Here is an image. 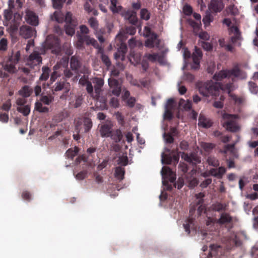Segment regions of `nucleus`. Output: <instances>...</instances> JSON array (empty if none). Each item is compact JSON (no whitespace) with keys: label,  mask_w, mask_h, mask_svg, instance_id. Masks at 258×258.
Segmentation results:
<instances>
[{"label":"nucleus","mask_w":258,"mask_h":258,"mask_svg":"<svg viewBox=\"0 0 258 258\" xmlns=\"http://www.w3.org/2000/svg\"><path fill=\"white\" fill-rule=\"evenodd\" d=\"M200 94L204 96H218L220 90L230 93L232 90L233 83L230 81L226 84L213 82L212 81L206 82H199L197 85Z\"/></svg>","instance_id":"obj_1"},{"label":"nucleus","mask_w":258,"mask_h":258,"mask_svg":"<svg viewBox=\"0 0 258 258\" xmlns=\"http://www.w3.org/2000/svg\"><path fill=\"white\" fill-rule=\"evenodd\" d=\"M233 218L228 213H222L219 219L217 220V223L220 225H228L227 227L230 229L233 228Z\"/></svg>","instance_id":"obj_10"},{"label":"nucleus","mask_w":258,"mask_h":258,"mask_svg":"<svg viewBox=\"0 0 258 258\" xmlns=\"http://www.w3.org/2000/svg\"><path fill=\"white\" fill-rule=\"evenodd\" d=\"M162 162L163 164H170L172 163V156L170 155L162 154Z\"/></svg>","instance_id":"obj_49"},{"label":"nucleus","mask_w":258,"mask_h":258,"mask_svg":"<svg viewBox=\"0 0 258 258\" xmlns=\"http://www.w3.org/2000/svg\"><path fill=\"white\" fill-rule=\"evenodd\" d=\"M118 164L126 166L128 164V158L126 156H122L117 160Z\"/></svg>","instance_id":"obj_57"},{"label":"nucleus","mask_w":258,"mask_h":258,"mask_svg":"<svg viewBox=\"0 0 258 258\" xmlns=\"http://www.w3.org/2000/svg\"><path fill=\"white\" fill-rule=\"evenodd\" d=\"M183 11L185 15L189 16L192 13V9L190 6L188 5H185L183 7Z\"/></svg>","instance_id":"obj_61"},{"label":"nucleus","mask_w":258,"mask_h":258,"mask_svg":"<svg viewBox=\"0 0 258 258\" xmlns=\"http://www.w3.org/2000/svg\"><path fill=\"white\" fill-rule=\"evenodd\" d=\"M109 105L113 108H118L119 106L118 99L116 97H112L109 101Z\"/></svg>","instance_id":"obj_58"},{"label":"nucleus","mask_w":258,"mask_h":258,"mask_svg":"<svg viewBox=\"0 0 258 258\" xmlns=\"http://www.w3.org/2000/svg\"><path fill=\"white\" fill-rule=\"evenodd\" d=\"M141 18L145 20H148L150 18V13L146 9H142L140 11Z\"/></svg>","instance_id":"obj_47"},{"label":"nucleus","mask_w":258,"mask_h":258,"mask_svg":"<svg viewBox=\"0 0 258 258\" xmlns=\"http://www.w3.org/2000/svg\"><path fill=\"white\" fill-rule=\"evenodd\" d=\"M112 125L110 122H106L100 126L99 132L102 138L109 137L112 130Z\"/></svg>","instance_id":"obj_16"},{"label":"nucleus","mask_w":258,"mask_h":258,"mask_svg":"<svg viewBox=\"0 0 258 258\" xmlns=\"http://www.w3.org/2000/svg\"><path fill=\"white\" fill-rule=\"evenodd\" d=\"M42 73L39 78V81H46L49 77L50 69L48 67L44 66L42 68Z\"/></svg>","instance_id":"obj_29"},{"label":"nucleus","mask_w":258,"mask_h":258,"mask_svg":"<svg viewBox=\"0 0 258 258\" xmlns=\"http://www.w3.org/2000/svg\"><path fill=\"white\" fill-rule=\"evenodd\" d=\"M207 161L210 166H212L214 167H217L220 165L219 160L216 157L213 156L209 157Z\"/></svg>","instance_id":"obj_38"},{"label":"nucleus","mask_w":258,"mask_h":258,"mask_svg":"<svg viewBox=\"0 0 258 258\" xmlns=\"http://www.w3.org/2000/svg\"><path fill=\"white\" fill-rule=\"evenodd\" d=\"M213 21V17L211 14V12L209 10H207L205 13V16L203 17V22L205 26H208Z\"/></svg>","instance_id":"obj_37"},{"label":"nucleus","mask_w":258,"mask_h":258,"mask_svg":"<svg viewBox=\"0 0 258 258\" xmlns=\"http://www.w3.org/2000/svg\"><path fill=\"white\" fill-rule=\"evenodd\" d=\"M40 100L41 102L46 105H49L53 101V97H52L51 95L47 96L42 95L41 96Z\"/></svg>","instance_id":"obj_40"},{"label":"nucleus","mask_w":258,"mask_h":258,"mask_svg":"<svg viewBox=\"0 0 258 258\" xmlns=\"http://www.w3.org/2000/svg\"><path fill=\"white\" fill-rule=\"evenodd\" d=\"M241 71L238 66L234 67L231 70H225L220 71L218 73L215 74L213 76V79L217 81H222L224 79H229L231 76L235 77H239L241 75Z\"/></svg>","instance_id":"obj_2"},{"label":"nucleus","mask_w":258,"mask_h":258,"mask_svg":"<svg viewBox=\"0 0 258 258\" xmlns=\"http://www.w3.org/2000/svg\"><path fill=\"white\" fill-rule=\"evenodd\" d=\"M213 210L217 212L225 211L226 205L220 203H217L213 205Z\"/></svg>","instance_id":"obj_46"},{"label":"nucleus","mask_w":258,"mask_h":258,"mask_svg":"<svg viewBox=\"0 0 258 258\" xmlns=\"http://www.w3.org/2000/svg\"><path fill=\"white\" fill-rule=\"evenodd\" d=\"M233 117V115L231 114H224L223 118L226 120L222 122V125L227 131L236 133L240 130V127Z\"/></svg>","instance_id":"obj_3"},{"label":"nucleus","mask_w":258,"mask_h":258,"mask_svg":"<svg viewBox=\"0 0 258 258\" xmlns=\"http://www.w3.org/2000/svg\"><path fill=\"white\" fill-rule=\"evenodd\" d=\"M79 151V149L77 147H75L74 149L70 148L67 151L66 156L67 158L73 159L78 154Z\"/></svg>","instance_id":"obj_33"},{"label":"nucleus","mask_w":258,"mask_h":258,"mask_svg":"<svg viewBox=\"0 0 258 258\" xmlns=\"http://www.w3.org/2000/svg\"><path fill=\"white\" fill-rule=\"evenodd\" d=\"M179 106L186 111H189L191 109L192 102L189 100L185 101L183 99H180L179 101Z\"/></svg>","instance_id":"obj_26"},{"label":"nucleus","mask_w":258,"mask_h":258,"mask_svg":"<svg viewBox=\"0 0 258 258\" xmlns=\"http://www.w3.org/2000/svg\"><path fill=\"white\" fill-rule=\"evenodd\" d=\"M128 59L131 62L134 61L136 63H139L141 60V54L140 53L136 52L135 49H131Z\"/></svg>","instance_id":"obj_23"},{"label":"nucleus","mask_w":258,"mask_h":258,"mask_svg":"<svg viewBox=\"0 0 258 258\" xmlns=\"http://www.w3.org/2000/svg\"><path fill=\"white\" fill-rule=\"evenodd\" d=\"M187 180L189 184V186L190 188H194L198 184L199 181L196 177L188 178V177H187Z\"/></svg>","instance_id":"obj_55"},{"label":"nucleus","mask_w":258,"mask_h":258,"mask_svg":"<svg viewBox=\"0 0 258 258\" xmlns=\"http://www.w3.org/2000/svg\"><path fill=\"white\" fill-rule=\"evenodd\" d=\"M35 109L36 110L41 113H47L49 111V108L43 106L41 102H36L35 104Z\"/></svg>","instance_id":"obj_36"},{"label":"nucleus","mask_w":258,"mask_h":258,"mask_svg":"<svg viewBox=\"0 0 258 258\" xmlns=\"http://www.w3.org/2000/svg\"><path fill=\"white\" fill-rule=\"evenodd\" d=\"M87 40H86V44L87 46L90 45L94 47V48H101V46H99L97 41L93 38H91L89 36L87 35L86 37Z\"/></svg>","instance_id":"obj_32"},{"label":"nucleus","mask_w":258,"mask_h":258,"mask_svg":"<svg viewBox=\"0 0 258 258\" xmlns=\"http://www.w3.org/2000/svg\"><path fill=\"white\" fill-rule=\"evenodd\" d=\"M108 82L112 94L116 96H119L121 88L118 81L115 79L109 78Z\"/></svg>","instance_id":"obj_11"},{"label":"nucleus","mask_w":258,"mask_h":258,"mask_svg":"<svg viewBox=\"0 0 258 258\" xmlns=\"http://www.w3.org/2000/svg\"><path fill=\"white\" fill-rule=\"evenodd\" d=\"M78 25L77 21H73L72 24H66L65 30L66 33L70 36H73L75 34V27Z\"/></svg>","instance_id":"obj_25"},{"label":"nucleus","mask_w":258,"mask_h":258,"mask_svg":"<svg viewBox=\"0 0 258 258\" xmlns=\"http://www.w3.org/2000/svg\"><path fill=\"white\" fill-rule=\"evenodd\" d=\"M202 147L206 152H209L215 147V145L210 143H203Z\"/></svg>","instance_id":"obj_53"},{"label":"nucleus","mask_w":258,"mask_h":258,"mask_svg":"<svg viewBox=\"0 0 258 258\" xmlns=\"http://www.w3.org/2000/svg\"><path fill=\"white\" fill-rule=\"evenodd\" d=\"M165 55V53L162 52L161 53H155L153 54L146 53L145 54L144 57H146L148 60L152 62L158 61L160 64H164L166 63Z\"/></svg>","instance_id":"obj_9"},{"label":"nucleus","mask_w":258,"mask_h":258,"mask_svg":"<svg viewBox=\"0 0 258 258\" xmlns=\"http://www.w3.org/2000/svg\"><path fill=\"white\" fill-rule=\"evenodd\" d=\"M87 35H82L79 34L77 35V44L78 47H82L83 43H86V40H87L86 37Z\"/></svg>","instance_id":"obj_50"},{"label":"nucleus","mask_w":258,"mask_h":258,"mask_svg":"<svg viewBox=\"0 0 258 258\" xmlns=\"http://www.w3.org/2000/svg\"><path fill=\"white\" fill-rule=\"evenodd\" d=\"M191 163L190 164H196L201 162L200 158L194 154H190Z\"/></svg>","instance_id":"obj_63"},{"label":"nucleus","mask_w":258,"mask_h":258,"mask_svg":"<svg viewBox=\"0 0 258 258\" xmlns=\"http://www.w3.org/2000/svg\"><path fill=\"white\" fill-rule=\"evenodd\" d=\"M144 35L146 37H150L145 43V46L146 47H156L157 48H160L161 46L160 45V40L158 39L157 35L154 33H151V29L146 26L144 28Z\"/></svg>","instance_id":"obj_5"},{"label":"nucleus","mask_w":258,"mask_h":258,"mask_svg":"<svg viewBox=\"0 0 258 258\" xmlns=\"http://www.w3.org/2000/svg\"><path fill=\"white\" fill-rule=\"evenodd\" d=\"M12 104L10 100H8L5 103H4L1 107L2 110L6 111L7 112L11 108Z\"/></svg>","instance_id":"obj_62"},{"label":"nucleus","mask_w":258,"mask_h":258,"mask_svg":"<svg viewBox=\"0 0 258 258\" xmlns=\"http://www.w3.org/2000/svg\"><path fill=\"white\" fill-rule=\"evenodd\" d=\"M25 19L27 22L33 26H37L38 24L37 16L32 11H27Z\"/></svg>","instance_id":"obj_19"},{"label":"nucleus","mask_w":258,"mask_h":258,"mask_svg":"<svg viewBox=\"0 0 258 258\" xmlns=\"http://www.w3.org/2000/svg\"><path fill=\"white\" fill-rule=\"evenodd\" d=\"M83 125L85 132L87 133L89 132L93 125L91 119L88 117H84L83 119Z\"/></svg>","instance_id":"obj_34"},{"label":"nucleus","mask_w":258,"mask_h":258,"mask_svg":"<svg viewBox=\"0 0 258 258\" xmlns=\"http://www.w3.org/2000/svg\"><path fill=\"white\" fill-rule=\"evenodd\" d=\"M33 92V90L29 86H24L19 91V94L24 97L30 96Z\"/></svg>","instance_id":"obj_30"},{"label":"nucleus","mask_w":258,"mask_h":258,"mask_svg":"<svg viewBox=\"0 0 258 258\" xmlns=\"http://www.w3.org/2000/svg\"><path fill=\"white\" fill-rule=\"evenodd\" d=\"M110 137L116 143L119 142L122 138V134L121 131L119 129L115 131H111Z\"/></svg>","instance_id":"obj_27"},{"label":"nucleus","mask_w":258,"mask_h":258,"mask_svg":"<svg viewBox=\"0 0 258 258\" xmlns=\"http://www.w3.org/2000/svg\"><path fill=\"white\" fill-rule=\"evenodd\" d=\"M128 43L130 48H134V47H142V43L138 41H136L134 38L130 39L128 41Z\"/></svg>","instance_id":"obj_39"},{"label":"nucleus","mask_w":258,"mask_h":258,"mask_svg":"<svg viewBox=\"0 0 258 258\" xmlns=\"http://www.w3.org/2000/svg\"><path fill=\"white\" fill-rule=\"evenodd\" d=\"M20 57V53L17 52L16 55L13 57L11 56L9 61L4 66V69L10 73H14L16 71L15 64L18 63Z\"/></svg>","instance_id":"obj_8"},{"label":"nucleus","mask_w":258,"mask_h":258,"mask_svg":"<svg viewBox=\"0 0 258 258\" xmlns=\"http://www.w3.org/2000/svg\"><path fill=\"white\" fill-rule=\"evenodd\" d=\"M161 174L162 178L164 179L162 181L163 184L166 186V188L168 190H172V187L171 184H169L168 181L166 180L165 179H168L171 183H174L176 180L175 174H174L170 168L167 166H164L162 168Z\"/></svg>","instance_id":"obj_4"},{"label":"nucleus","mask_w":258,"mask_h":258,"mask_svg":"<svg viewBox=\"0 0 258 258\" xmlns=\"http://www.w3.org/2000/svg\"><path fill=\"white\" fill-rule=\"evenodd\" d=\"M225 11L227 14L233 16L236 15L238 13V10L233 5L229 6Z\"/></svg>","instance_id":"obj_48"},{"label":"nucleus","mask_w":258,"mask_h":258,"mask_svg":"<svg viewBox=\"0 0 258 258\" xmlns=\"http://www.w3.org/2000/svg\"><path fill=\"white\" fill-rule=\"evenodd\" d=\"M71 67L73 70H77L80 67V62L74 56L71 57L70 62Z\"/></svg>","instance_id":"obj_43"},{"label":"nucleus","mask_w":258,"mask_h":258,"mask_svg":"<svg viewBox=\"0 0 258 258\" xmlns=\"http://www.w3.org/2000/svg\"><path fill=\"white\" fill-rule=\"evenodd\" d=\"M212 124L213 122L210 120L207 119L203 115L200 114L198 122L199 126L207 128L210 127Z\"/></svg>","instance_id":"obj_21"},{"label":"nucleus","mask_w":258,"mask_h":258,"mask_svg":"<svg viewBox=\"0 0 258 258\" xmlns=\"http://www.w3.org/2000/svg\"><path fill=\"white\" fill-rule=\"evenodd\" d=\"M17 110L22 113L24 116H27L30 112V107L29 105L20 106L17 108Z\"/></svg>","instance_id":"obj_42"},{"label":"nucleus","mask_w":258,"mask_h":258,"mask_svg":"<svg viewBox=\"0 0 258 258\" xmlns=\"http://www.w3.org/2000/svg\"><path fill=\"white\" fill-rule=\"evenodd\" d=\"M202 49H195L192 54V58L194 64L191 66V68L195 70L198 69L200 67V60L202 58L203 53Z\"/></svg>","instance_id":"obj_14"},{"label":"nucleus","mask_w":258,"mask_h":258,"mask_svg":"<svg viewBox=\"0 0 258 258\" xmlns=\"http://www.w3.org/2000/svg\"><path fill=\"white\" fill-rule=\"evenodd\" d=\"M127 49H118V52L114 54L115 59H120L121 60L124 59L125 54L126 53Z\"/></svg>","instance_id":"obj_44"},{"label":"nucleus","mask_w":258,"mask_h":258,"mask_svg":"<svg viewBox=\"0 0 258 258\" xmlns=\"http://www.w3.org/2000/svg\"><path fill=\"white\" fill-rule=\"evenodd\" d=\"M205 197V194L203 192H200L198 194H196V197L197 199L198 200L197 202V205H200L198 208V210H200L202 207V205L204 202L203 198Z\"/></svg>","instance_id":"obj_52"},{"label":"nucleus","mask_w":258,"mask_h":258,"mask_svg":"<svg viewBox=\"0 0 258 258\" xmlns=\"http://www.w3.org/2000/svg\"><path fill=\"white\" fill-rule=\"evenodd\" d=\"M222 247L217 244H211L210 245V251L208 255V258L216 257L221 254Z\"/></svg>","instance_id":"obj_20"},{"label":"nucleus","mask_w":258,"mask_h":258,"mask_svg":"<svg viewBox=\"0 0 258 258\" xmlns=\"http://www.w3.org/2000/svg\"><path fill=\"white\" fill-rule=\"evenodd\" d=\"M111 6L110 9L113 13H119L122 10L121 6H117V0H110Z\"/></svg>","instance_id":"obj_35"},{"label":"nucleus","mask_w":258,"mask_h":258,"mask_svg":"<svg viewBox=\"0 0 258 258\" xmlns=\"http://www.w3.org/2000/svg\"><path fill=\"white\" fill-rule=\"evenodd\" d=\"M64 21L66 23V24H72L73 21H77L76 19L73 17L72 14L70 12L67 13Z\"/></svg>","instance_id":"obj_51"},{"label":"nucleus","mask_w":258,"mask_h":258,"mask_svg":"<svg viewBox=\"0 0 258 258\" xmlns=\"http://www.w3.org/2000/svg\"><path fill=\"white\" fill-rule=\"evenodd\" d=\"M120 15L122 17H123L124 19L129 20L130 18L132 16V15L135 13L134 11L133 10H121V12H119Z\"/></svg>","instance_id":"obj_41"},{"label":"nucleus","mask_w":258,"mask_h":258,"mask_svg":"<svg viewBox=\"0 0 258 258\" xmlns=\"http://www.w3.org/2000/svg\"><path fill=\"white\" fill-rule=\"evenodd\" d=\"M103 50L98 49V53L101 54V58L102 62L108 68L111 66V63L108 56L104 53Z\"/></svg>","instance_id":"obj_31"},{"label":"nucleus","mask_w":258,"mask_h":258,"mask_svg":"<svg viewBox=\"0 0 258 258\" xmlns=\"http://www.w3.org/2000/svg\"><path fill=\"white\" fill-rule=\"evenodd\" d=\"M164 117L165 119L171 120L173 117L172 109L165 108V111L164 114Z\"/></svg>","instance_id":"obj_60"},{"label":"nucleus","mask_w":258,"mask_h":258,"mask_svg":"<svg viewBox=\"0 0 258 258\" xmlns=\"http://www.w3.org/2000/svg\"><path fill=\"white\" fill-rule=\"evenodd\" d=\"M249 89L250 92L253 94H256L258 92V86L253 82L248 83Z\"/></svg>","instance_id":"obj_56"},{"label":"nucleus","mask_w":258,"mask_h":258,"mask_svg":"<svg viewBox=\"0 0 258 258\" xmlns=\"http://www.w3.org/2000/svg\"><path fill=\"white\" fill-rule=\"evenodd\" d=\"M230 32L233 34L231 38V44L227 45V48L238 47L241 45V37L238 28L236 26H232Z\"/></svg>","instance_id":"obj_6"},{"label":"nucleus","mask_w":258,"mask_h":258,"mask_svg":"<svg viewBox=\"0 0 258 258\" xmlns=\"http://www.w3.org/2000/svg\"><path fill=\"white\" fill-rule=\"evenodd\" d=\"M224 5L221 0H211L208 6L209 11H212L215 13L221 12L224 8Z\"/></svg>","instance_id":"obj_13"},{"label":"nucleus","mask_w":258,"mask_h":258,"mask_svg":"<svg viewBox=\"0 0 258 258\" xmlns=\"http://www.w3.org/2000/svg\"><path fill=\"white\" fill-rule=\"evenodd\" d=\"M20 35L25 38H29L36 34L35 29L30 26H22L20 29Z\"/></svg>","instance_id":"obj_12"},{"label":"nucleus","mask_w":258,"mask_h":258,"mask_svg":"<svg viewBox=\"0 0 258 258\" xmlns=\"http://www.w3.org/2000/svg\"><path fill=\"white\" fill-rule=\"evenodd\" d=\"M51 19L58 23H62L64 21V15L61 11H55L51 15Z\"/></svg>","instance_id":"obj_24"},{"label":"nucleus","mask_w":258,"mask_h":258,"mask_svg":"<svg viewBox=\"0 0 258 258\" xmlns=\"http://www.w3.org/2000/svg\"><path fill=\"white\" fill-rule=\"evenodd\" d=\"M92 82L94 84V90L96 94V97L98 98L100 97L101 93L102 87L104 84V81L101 78H95L93 80Z\"/></svg>","instance_id":"obj_17"},{"label":"nucleus","mask_w":258,"mask_h":258,"mask_svg":"<svg viewBox=\"0 0 258 258\" xmlns=\"http://www.w3.org/2000/svg\"><path fill=\"white\" fill-rule=\"evenodd\" d=\"M87 171L84 170L80 172L76 175V178L78 180H83L87 177Z\"/></svg>","instance_id":"obj_64"},{"label":"nucleus","mask_w":258,"mask_h":258,"mask_svg":"<svg viewBox=\"0 0 258 258\" xmlns=\"http://www.w3.org/2000/svg\"><path fill=\"white\" fill-rule=\"evenodd\" d=\"M66 1V0H52L53 8L56 9H60Z\"/></svg>","instance_id":"obj_54"},{"label":"nucleus","mask_w":258,"mask_h":258,"mask_svg":"<svg viewBox=\"0 0 258 258\" xmlns=\"http://www.w3.org/2000/svg\"><path fill=\"white\" fill-rule=\"evenodd\" d=\"M58 39L52 36H48L45 40L46 48H56L57 47Z\"/></svg>","instance_id":"obj_22"},{"label":"nucleus","mask_w":258,"mask_h":258,"mask_svg":"<svg viewBox=\"0 0 258 258\" xmlns=\"http://www.w3.org/2000/svg\"><path fill=\"white\" fill-rule=\"evenodd\" d=\"M194 219L192 218H188L185 222V223L183 224V227L185 231L189 234L190 232V227L191 225L193 224Z\"/></svg>","instance_id":"obj_45"},{"label":"nucleus","mask_w":258,"mask_h":258,"mask_svg":"<svg viewBox=\"0 0 258 258\" xmlns=\"http://www.w3.org/2000/svg\"><path fill=\"white\" fill-rule=\"evenodd\" d=\"M125 169L123 167L118 166L115 168L114 176L119 180L121 181L124 178Z\"/></svg>","instance_id":"obj_28"},{"label":"nucleus","mask_w":258,"mask_h":258,"mask_svg":"<svg viewBox=\"0 0 258 258\" xmlns=\"http://www.w3.org/2000/svg\"><path fill=\"white\" fill-rule=\"evenodd\" d=\"M226 172V169L223 166L219 167L218 168H211L209 171L202 173V176L207 178L210 176H213L218 179H221Z\"/></svg>","instance_id":"obj_7"},{"label":"nucleus","mask_w":258,"mask_h":258,"mask_svg":"<svg viewBox=\"0 0 258 258\" xmlns=\"http://www.w3.org/2000/svg\"><path fill=\"white\" fill-rule=\"evenodd\" d=\"M89 23L90 26L94 30H96L98 28V24L96 18H91L89 20Z\"/></svg>","instance_id":"obj_59"},{"label":"nucleus","mask_w":258,"mask_h":258,"mask_svg":"<svg viewBox=\"0 0 258 258\" xmlns=\"http://www.w3.org/2000/svg\"><path fill=\"white\" fill-rule=\"evenodd\" d=\"M71 85L68 82L64 81L57 82L53 86L52 90L57 92L64 89L65 93H68L70 90Z\"/></svg>","instance_id":"obj_18"},{"label":"nucleus","mask_w":258,"mask_h":258,"mask_svg":"<svg viewBox=\"0 0 258 258\" xmlns=\"http://www.w3.org/2000/svg\"><path fill=\"white\" fill-rule=\"evenodd\" d=\"M42 62V57L39 53L34 52L31 54L27 60V64L31 68L39 64Z\"/></svg>","instance_id":"obj_15"}]
</instances>
